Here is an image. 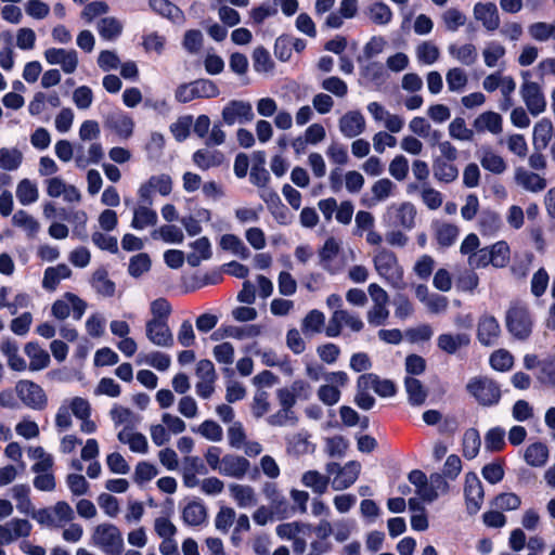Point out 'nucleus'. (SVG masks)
<instances>
[{"instance_id":"f257e3e1","label":"nucleus","mask_w":555,"mask_h":555,"mask_svg":"<svg viewBox=\"0 0 555 555\" xmlns=\"http://www.w3.org/2000/svg\"><path fill=\"white\" fill-rule=\"evenodd\" d=\"M533 318L527 304L520 300L511 301L505 311V327L511 336L518 341H526L533 332Z\"/></svg>"},{"instance_id":"f03ea898","label":"nucleus","mask_w":555,"mask_h":555,"mask_svg":"<svg viewBox=\"0 0 555 555\" xmlns=\"http://www.w3.org/2000/svg\"><path fill=\"white\" fill-rule=\"evenodd\" d=\"M467 392L482 406H492L501 400L500 385L487 377L476 376L466 384Z\"/></svg>"},{"instance_id":"7ed1b4c3","label":"nucleus","mask_w":555,"mask_h":555,"mask_svg":"<svg viewBox=\"0 0 555 555\" xmlns=\"http://www.w3.org/2000/svg\"><path fill=\"white\" fill-rule=\"evenodd\" d=\"M21 401L33 410L42 411L48 405V397L42 387L29 379H21L15 386Z\"/></svg>"},{"instance_id":"20e7f679","label":"nucleus","mask_w":555,"mask_h":555,"mask_svg":"<svg viewBox=\"0 0 555 555\" xmlns=\"http://www.w3.org/2000/svg\"><path fill=\"white\" fill-rule=\"evenodd\" d=\"M94 541L108 555H120L124 540L119 529L112 524H102L95 528Z\"/></svg>"},{"instance_id":"39448f33","label":"nucleus","mask_w":555,"mask_h":555,"mask_svg":"<svg viewBox=\"0 0 555 555\" xmlns=\"http://www.w3.org/2000/svg\"><path fill=\"white\" fill-rule=\"evenodd\" d=\"M377 273L385 280L396 283L402 280V269L398 263L397 256L388 249H380L373 258Z\"/></svg>"},{"instance_id":"423d86ee","label":"nucleus","mask_w":555,"mask_h":555,"mask_svg":"<svg viewBox=\"0 0 555 555\" xmlns=\"http://www.w3.org/2000/svg\"><path fill=\"white\" fill-rule=\"evenodd\" d=\"M501 334V325L494 315L488 312L480 314L477 322L476 338L481 346L493 347L498 345Z\"/></svg>"},{"instance_id":"0eeeda50","label":"nucleus","mask_w":555,"mask_h":555,"mask_svg":"<svg viewBox=\"0 0 555 555\" xmlns=\"http://www.w3.org/2000/svg\"><path fill=\"white\" fill-rule=\"evenodd\" d=\"M485 490L477 474L469 472L465 476L464 499L468 515H476L483 503Z\"/></svg>"},{"instance_id":"6e6552de","label":"nucleus","mask_w":555,"mask_h":555,"mask_svg":"<svg viewBox=\"0 0 555 555\" xmlns=\"http://www.w3.org/2000/svg\"><path fill=\"white\" fill-rule=\"evenodd\" d=\"M153 191H157L162 196H168L172 191V180L170 176L166 173L152 176L146 182L142 183L138 190L140 203L152 205Z\"/></svg>"},{"instance_id":"1a4fd4ad","label":"nucleus","mask_w":555,"mask_h":555,"mask_svg":"<svg viewBox=\"0 0 555 555\" xmlns=\"http://www.w3.org/2000/svg\"><path fill=\"white\" fill-rule=\"evenodd\" d=\"M520 94L531 115L538 116L546 109V100L538 82L524 81Z\"/></svg>"},{"instance_id":"9d476101","label":"nucleus","mask_w":555,"mask_h":555,"mask_svg":"<svg viewBox=\"0 0 555 555\" xmlns=\"http://www.w3.org/2000/svg\"><path fill=\"white\" fill-rule=\"evenodd\" d=\"M145 334L149 340L156 346H173V336L168 323L149 320L145 324Z\"/></svg>"},{"instance_id":"9b49d317","label":"nucleus","mask_w":555,"mask_h":555,"mask_svg":"<svg viewBox=\"0 0 555 555\" xmlns=\"http://www.w3.org/2000/svg\"><path fill=\"white\" fill-rule=\"evenodd\" d=\"M261 327L257 324H248L244 326L221 325L211 334L212 340H219L225 337L236 339L251 338L260 335Z\"/></svg>"},{"instance_id":"f8f14e48","label":"nucleus","mask_w":555,"mask_h":555,"mask_svg":"<svg viewBox=\"0 0 555 555\" xmlns=\"http://www.w3.org/2000/svg\"><path fill=\"white\" fill-rule=\"evenodd\" d=\"M389 218H395V224L403 229L411 230L415 225L416 208L410 202H404L399 206L392 205L387 209Z\"/></svg>"},{"instance_id":"ddd939ff","label":"nucleus","mask_w":555,"mask_h":555,"mask_svg":"<svg viewBox=\"0 0 555 555\" xmlns=\"http://www.w3.org/2000/svg\"><path fill=\"white\" fill-rule=\"evenodd\" d=\"M361 472V464L358 461H349L339 468V474L335 476L332 481L334 490H345L351 487L359 478Z\"/></svg>"},{"instance_id":"4468645a","label":"nucleus","mask_w":555,"mask_h":555,"mask_svg":"<svg viewBox=\"0 0 555 555\" xmlns=\"http://www.w3.org/2000/svg\"><path fill=\"white\" fill-rule=\"evenodd\" d=\"M105 127L114 131L119 138L128 139L133 133L134 122L130 116L122 112L108 114Z\"/></svg>"},{"instance_id":"2eb2a0df","label":"nucleus","mask_w":555,"mask_h":555,"mask_svg":"<svg viewBox=\"0 0 555 555\" xmlns=\"http://www.w3.org/2000/svg\"><path fill=\"white\" fill-rule=\"evenodd\" d=\"M365 129V119L359 111H349L339 119V130L347 138H354Z\"/></svg>"},{"instance_id":"dca6fc26","label":"nucleus","mask_w":555,"mask_h":555,"mask_svg":"<svg viewBox=\"0 0 555 555\" xmlns=\"http://www.w3.org/2000/svg\"><path fill=\"white\" fill-rule=\"evenodd\" d=\"M222 466L220 473L224 476L241 479L249 469L250 463L247 459L240 455L227 454L221 460Z\"/></svg>"},{"instance_id":"f3484780","label":"nucleus","mask_w":555,"mask_h":555,"mask_svg":"<svg viewBox=\"0 0 555 555\" xmlns=\"http://www.w3.org/2000/svg\"><path fill=\"white\" fill-rule=\"evenodd\" d=\"M553 134H555L554 127L550 118L543 117L535 122L532 132L533 150L544 151L548 146Z\"/></svg>"},{"instance_id":"a211bd4d","label":"nucleus","mask_w":555,"mask_h":555,"mask_svg":"<svg viewBox=\"0 0 555 555\" xmlns=\"http://www.w3.org/2000/svg\"><path fill=\"white\" fill-rule=\"evenodd\" d=\"M474 14L476 20L480 21L488 31H494L499 28L500 17L494 3L478 2L475 4Z\"/></svg>"},{"instance_id":"6ab92c4d","label":"nucleus","mask_w":555,"mask_h":555,"mask_svg":"<svg viewBox=\"0 0 555 555\" xmlns=\"http://www.w3.org/2000/svg\"><path fill=\"white\" fill-rule=\"evenodd\" d=\"M470 344V336L466 333H443L437 338V346L440 350L448 354H454L462 347H468Z\"/></svg>"},{"instance_id":"aec40b11","label":"nucleus","mask_w":555,"mask_h":555,"mask_svg":"<svg viewBox=\"0 0 555 555\" xmlns=\"http://www.w3.org/2000/svg\"><path fill=\"white\" fill-rule=\"evenodd\" d=\"M149 5L153 12L172 23L181 24L185 20L183 11L169 0H150Z\"/></svg>"},{"instance_id":"412c9836","label":"nucleus","mask_w":555,"mask_h":555,"mask_svg":"<svg viewBox=\"0 0 555 555\" xmlns=\"http://www.w3.org/2000/svg\"><path fill=\"white\" fill-rule=\"evenodd\" d=\"M24 351L30 359L28 365L30 371H40L50 364L49 353L42 349L37 341L27 343L24 347Z\"/></svg>"},{"instance_id":"4be33fe9","label":"nucleus","mask_w":555,"mask_h":555,"mask_svg":"<svg viewBox=\"0 0 555 555\" xmlns=\"http://www.w3.org/2000/svg\"><path fill=\"white\" fill-rule=\"evenodd\" d=\"M433 173L436 180L448 184L457 179L459 169L453 162L436 157L433 162Z\"/></svg>"},{"instance_id":"5701e85b","label":"nucleus","mask_w":555,"mask_h":555,"mask_svg":"<svg viewBox=\"0 0 555 555\" xmlns=\"http://www.w3.org/2000/svg\"><path fill=\"white\" fill-rule=\"evenodd\" d=\"M207 518V511L199 499L189 502L182 511V519L188 526H199Z\"/></svg>"},{"instance_id":"b1692460","label":"nucleus","mask_w":555,"mask_h":555,"mask_svg":"<svg viewBox=\"0 0 555 555\" xmlns=\"http://www.w3.org/2000/svg\"><path fill=\"white\" fill-rule=\"evenodd\" d=\"M404 386L408 393L409 403L413 406L422 405L427 398V390L422 382L415 377L406 376Z\"/></svg>"},{"instance_id":"393cba45","label":"nucleus","mask_w":555,"mask_h":555,"mask_svg":"<svg viewBox=\"0 0 555 555\" xmlns=\"http://www.w3.org/2000/svg\"><path fill=\"white\" fill-rule=\"evenodd\" d=\"M192 159L202 170H207L210 167L220 166L224 160V155L218 150L212 152L207 150H197L194 152Z\"/></svg>"},{"instance_id":"a878e982","label":"nucleus","mask_w":555,"mask_h":555,"mask_svg":"<svg viewBox=\"0 0 555 555\" xmlns=\"http://www.w3.org/2000/svg\"><path fill=\"white\" fill-rule=\"evenodd\" d=\"M525 461L532 467L543 466L548 459L547 446L543 442H533L525 451Z\"/></svg>"},{"instance_id":"bb28decb","label":"nucleus","mask_w":555,"mask_h":555,"mask_svg":"<svg viewBox=\"0 0 555 555\" xmlns=\"http://www.w3.org/2000/svg\"><path fill=\"white\" fill-rule=\"evenodd\" d=\"M474 127L477 131L487 129L491 133L498 134L502 131V117L495 112H485L475 119Z\"/></svg>"},{"instance_id":"cd10ccee","label":"nucleus","mask_w":555,"mask_h":555,"mask_svg":"<svg viewBox=\"0 0 555 555\" xmlns=\"http://www.w3.org/2000/svg\"><path fill=\"white\" fill-rule=\"evenodd\" d=\"M516 180L530 192H540L546 188V180L535 172L526 171L521 168L516 171Z\"/></svg>"},{"instance_id":"c85d7f7f","label":"nucleus","mask_w":555,"mask_h":555,"mask_svg":"<svg viewBox=\"0 0 555 555\" xmlns=\"http://www.w3.org/2000/svg\"><path fill=\"white\" fill-rule=\"evenodd\" d=\"M339 253V245L334 237H328L324 242V245L319 250L320 264L330 274H336L337 270L331 266L333 260Z\"/></svg>"},{"instance_id":"c756f323","label":"nucleus","mask_w":555,"mask_h":555,"mask_svg":"<svg viewBox=\"0 0 555 555\" xmlns=\"http://www.w3.org/2000/svg\"><path fill=\"white\" fill-rule=\"evenodd\" d=\"M91 283L96 293L105 297H113L115 295L116 285L111 279H108V272L106 269H98L92 275Z\"/></svg>"},{"instance_id":"7c9ffc66","label":"nucleus","mask_w":555,"mask_h":555,"mask_svg":"<svg viewBox=\"0 0 555 555\" xmlns=\"http://www.w3.org/2000/svg\"><path fill=\"white\" fill-rule=\"evenodd\" d=\"M511 249L505 241L494 243L488 253V260L495 268H504L509 262Z\"/></svg>"},{"instance_id":"2f4dec72","label":"nucleus","mask_w":555,"mask_h":555,"mask_svg":"<svg viewBox=\"0 0 555 555\" xmlns=\"http://www.w3.org/2000/svg\"><path fill=\"white\" fill-rule=\"evenodd\" d=\"M502 225L501 217L498 212L485 209L481 211L478 220L479 231L482 235L494 234Z\"/></svg>"},{"instance_id":"473e14b6","label":"nucleus","mask_w":555,"mask_h":555,"mask_svg":"<svg viewBox=\"0 0 555 555\" xmlns=\"http://www.w3.org/2000/svg\"><path fill=\"white\" fill-rule=\"evenodd\" d=\"M301 482L313 490L314 493L323 494L326 492L330 477L322 475L318 470H307L301 477Z\"/></svg>"},{"instance_id":"72a5a7b5","label":"nucleus","mask_w":555,"mask_h":555,"mask_svg":"<svg viewBox=\"0 0 555 555\" xmlns=\"http://www.w3.org/2000/svg\"><path fill=\"white\" fill-rule=\"evenodd\" d=\"M149 205L140 206L134 209L131 227L135 230H143L147 225H155L157 222V214L155 210L147 207Z\"/></svg>"},{"instance_id":"f704fd0d","label":"nucleus","mask_w":555,"mask_h":555,"mask_svg":"<svg viewBox=\"0 0 555 555\" xmlns=\"http://www.w3.org/2000/svg\"><path fill=\"white\" fill-rule=\"evenodd\" d=\"M479 433L475 428H469L463 436V456L467 460H473L478 455L480 449Z\"/></svg>"},{"instance_id":"c9c22d12","label":"nucleus","mask_w":555,"mask_h":555,"mask_svg":"<svg viewBox=\"0 0 555 555\" xmlns=\"http://www.w3.org/2000/svg\"><path fill=\"white\" fill-rule=\"evenodd\" d=\"M38 189L29 179H23L16 188V197L22 205H29L38 199Z\"/></svg>"},{"instance_id":"e433bc0d","label":"nucleus","mask_w":555,"mask_h":555,"mask_svg":"<svg viewBox=\"0 0 555 555\" xmlns=\"http://www.w3.org/2000/svg\"><path fill=\"white\" fill-rule=\"evenodd\" d=\"M253 65L257 73H268L274 68V62L264 47L259 46L255 48L253 52Z\"/></svg>"},{"instance_id":"4c0bfd02","label":"nucleus","mask_w":555,"mask_h":555,"mask_svg":"<svg viewBox=\"0 0 555 555\" xmlns=\"http://www.w3.org/2000/svg\"><path fill=\"white\" fill-rule=\"evenodd\" d=\"M459 236V228L452 223H442L436 230V240L438 244L448 248L452 246Z\"/></svg>"},{"instance_id":"58836bf2","label":"nucleus","mask_w":555,"mask_h":555,"mask_svg":"<svg viewBox=\"0 0 555 555\" xmlns=\"http://www.w3.org/2000/svg\"><path fill=\"white\" fill-rule=\"evenodd\" d=\"M491 505L500 511H515L521 505V499L516 493L502 492L493 498Z\"/></svg>"},{"instance_id":"ea45409f","label":"nucleus","mask_w":555,"mask_h":555,"mask_svg":"<svg viewBox=\"0 0 555 555\" xmlns=\"http://www.w3.org/2000/svg\"><path fill=\"white\" fill-rule=\"evenodd\" d=\"M220 246L224 250H231L233 254L246 259L249 256L248 248L235 234H224L221 236Z\"/></svg>"},{"instance_id":"a19ab883","label":"nucleus","mask_w":555,"mask_h":555,"mask_svg":"<svg viewBox=\"0 0 555 555\" xmlns=\"http://www.w3.org/2000/svg\"><path fill=\"white\" fill-rule=\"evenodd\" d=\"M23 162V154L17 149H0V168L4 170H16Z\"/></svg>"},{"instance_id":"79ce46f5","label":"nucleus","mask_w":555,"mask_h":555,"mask_svg":"<svg viewBox=\"0 0 555 555\" xmlns=\"http://www.w3.org/2000/svg\"><path fill=\"white\" fill-rule=\"evenodd\" d=\"M150 310L153 315L151 320L168 323L172 307L167 298L159 297L151 302Z\"/></svg>"},{"instance_id":"37998d69","label":"nucleus","mask_w":555,"mask_h":555,"mask_svg":"<svg viewBox=\"0 0 555 555\" xmlns=\"http://www.w3.org/2000/svg\"><path fill=\"white\" fill-rule=\"evenodd\" d=\"M13 496L17 501L16 508L26 515H29L33 508V503L29 498L30 489L27 485H15L13 487Z\"/></svg>"},{"instance_id":"c03bdc74","label":"nucleus","mask_w":555,"mask_h":555,"mask_svg":"<svg viewBox=\"0 0 555 555\" xmlns=\"http://www.w3.org/2000/svg\"><path fill=\"white\" fill-rule=\"evenodd\" d=\"M490 366L498 372H506L512 369L514 358L512 353L505 349L495 350L489 359Z\"/></svg>"},{"instance_id":"a18cd8bd","label":"nucleus","mask_w":555,"mask_h":555,"mask_svg":"<svg viewBox=\"0 0 555 555\" xmlns=\"http://www.w3.org/2000/svg\"><path fill=\"white\" fill-rule=\"evenodd\" d=\"M152 261L147 254L140 253L130 258L128 272L132 278H139L151 269Z\"/></svg>"},{"instance_id":"49530a36","label":"nucleus","mask_w":555,"mask_h":555,"mask_svg":"<svg viewBox=\"0 0 555 555\" xmlns=\"http://www.w3.org/2000/svg\"><path fill=\"white\" fill-rule=\"evenodd\" d=\"M505 431L501 427L489 429L485 436V444L487 450L491 452H500L505 447Z\"/></svg>"},{"instance_id":"de8ad7c7","label":"nucleus","mask_w":555,"mask_h":555,"mask_svg":"<svg viewBox=\"0 0 555 555\" xmlns=\"http://www.w3.org/2000/svg\"><path fill=\"white\" fill-rule=\"evenodd\" d=\"M481 475L490 485L501 482L505 475L503 461L498 460L486 464L481 469Z\"/></svg>"},{"instance_id":"09e8293b","label":"nucleus","mask_w":555,"mask_h":555,"mask_svg":"<svg viewBox=\"0 0 555 555\" xmlns=\"http://www.w3.org/2000/svg\"><path fill=\"white\" fill-rule=\"evenodd\" d=\"M122 31L121 24L115 17H104L99 25L100 35L107 40L117 38Z\"/></svg>"},{"instance_id":"8fccbe9b","label":"nucleus","mask_w":555,"mask_h":555,"mask_svg":"<svg viewBox=\"0 0 555 555\" xmlns=\"http://www.w3.org/2000/svg\"><path fill=\"white\" fill-rule=\"evenodd\" d=\"M158 474L157 468L150 462L141 461L137 464L133 480L138 485H142L152 480Z\"/></svg>"},{"instance_id":"3c124183","label":"nucleus","mask_w":555,"mask_h":555,"mask_svg":"<svg viewBox=\"0 0 555 555\" xmlns=\"http://www.w3.org/2000/svg\"><path fill=\"white\" fill-rule=\"evenodd\" d=\"M12 222L16 227L24 228L30 235L36 234L39 231V223L25 210H17L13 217Z\"/></svg>"},{"instance_id":"603ef678","label":"nucleus","mask_w":555,"mask_h":555,"mask_svg":"<svg viewBox=\"0 0 555 555\" xmlns=\"http://www.w3.org/2000/svg\"><path fill=\"white\" fill-rule=\"evenodd\" d=\"M370 17L377 25H386L391 21L392 12L387 4L376 2L370 7Z\"/></svg>"},{"instance_id":"864d4df0","label":"nucleus","mask_w":555,"mask_h":555,"mask_svg":"<svg viewBox=\"0 0 555 555\" xmlns=\"http://www.w3.org/2000/svg\"><path fill=\"white\" fill-rule=\"evenodd\" d=\"M362 75L367 80L380 86L385 82L386 72L385 67L379 62H371L363 69Z\"/></svg>"},{"instance_id":"5fc2aeb1","label":"nucleus","mask_w":555,"mask_h":555,"mask_svg":"<svg viewBox=\"0 0 555 555\" xmlns=\"http://www.w3.org/2000/svg\"><path fill=\"white\" fill-rule=\"evenodd\" d=\"M480 163L486 170H489L495 175H500L506 169V163L503 157L492 152L485 153Z\"/></svg>"},{"instance_id":"6e6d98bb","label":"nucleus","mask_w":555,"mask_h":555,"mask_svg":"<svg viewBox=\"0 0 555 555\" xmlns=\"http://www.w3.org/2000/svg\"><path fill=\"white\" fill-rule=\"evenodd\" d=\"M198 99H212L220 94L218 86L210 79H197L193 81Z\"/></svg>"},{"instance_id":"4d7b16f0","label":"nucleus","mask_w":555,"mask_h":555,"mask_svg":"<svg viewBox=\"0 0 555 555\" xmlns=\"http://www.w3.org/2000/svg\"><path fill=\"white\" fill-rule=\"evenodd\" d=\"M449 132L453 139L468 141L473 139V130L466 127L465 120L462 117L454 118L449 125Z\"/></svg>"},{"instance_id":"13d9d810","label":"nucleus","mask_w":555,"mask_h":555,"mask_svg":"<svg viewBox=\"0 0 555 555\" xmlns=\"http://www.w3.org/2000/svg\"><path fill=\"white\" fill-rule=\"evenodd\" d=\"M292 38L287 35H281L274 43V55L281 62H287L292 57Z\"/></svg>"},{"instance_id":"bf43d9fd","label":"nucleus","mask_w":555,"mask_h":555,"mask_svg":"<svg viewBox=\"0 0 555 555\" xmlns=\"http://www.w3.org/2000/svg\"><path fill=\"white\" fill-rule=\"evenodd\" d=\"M446 78L450 91H460L467 83V76L465 72L459 67L449 69Z\"/></svg>"},{"instance_id":"052dcab7","label":"nucleus","mask_w":555,"mask_h":555,"mask_svg":"<svg viewBox=\"0 0 555 555\" xmlns=\"http://www.w3.org/2000/svg\"><path fill=\"white\" fill-rule=\"evenodd\" d=\"M539 379L543 384L555 386V357L550 356L540 362Z\"/></svg>"},{"instance_id":"680f3d73","label":"nucleus","mask_w":555,"mask_h":555,"mask_svg":"<svg viewBox=\"0 0 555 555\" xmlns=\"http://www.w3.org/2000/svg\"><path fill=\"white\" fill-rule=\"evenodd\" d=\"M199 434L210 441H220L222 439V428L221 426L212 421L206 420L198 427Z\"/></svg>"},{"instance_id":"e2e57ef3","label":"nucleus","mask_w":555,"mask_h":555,"mask_svg":"<svg viewBox=\"0 0 555 555\" xmlns=\"http://www.w3.org/2000/svg\"><path fill=\"white\" fill-rule=\"evenodd\" d=\"M92 242L102 250H107L111 254L118 253V243L115 236L106 235L96 231L92 233Z\"/></svg>"},{"instance_id":"0e129e2a","label":"nucleus","mask_w":555,"mask_h":555,"mask_svg":"<svg viewBox=\"0 0 555 555\" xmlns=\"http://www.w3.org/2000/svg\"><path fill=\"white\" fill-rule=\"evenodd\" d=\"M340 390L334 385H322L318 389V397L325 405L332 406L340 399Z\"/></svg>"},{"instance_id":"69168bd1","label":"nucleus","mask_w":555,"mask_h":555,"mask_svg":"<svg viewBox=\"0 0 555 555\" xmlns=\"http://www.w3.org/2000/svg\"><path fill=\"white\" fill-rule=\"evenodd\" d=\"M389 172L396 180H404L409 172V162L406 157L397 155L389 165Z\"/></svg>"},{"instance_id":"338daca9","label":"nucleus","mask_w":555,"mask_h":555,"mask_svg":"<svg viewBox=\"0 0 555 555\" xmlns=\"http://www.w3.org/2000/svg\"><path fill=\"white\" fill-rule=\"evenodd\" d=\"M118 361V354L109 347L100 348L94 354L95 366H111L117 364Z\"/></svg>"},{"instance_id":"774afa93","label":"nucleus","mask_w":555,"mask_h":555,"mask_svg":"<svg viewBox=\"0 0 555 555\" xmlns=\"http://www.w3.org/2000/svg\"><path fill=\"white\" fill-rule=\"evenodd\" d=\"M73 100L79 109H87L93 101V93L90 87L80 86L75 89Z\"/></svg>"}]
</instances>
